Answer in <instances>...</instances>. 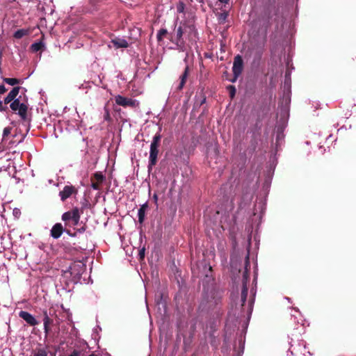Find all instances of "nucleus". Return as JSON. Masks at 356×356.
I'll return each mask as SVG.
<instances>
[{
    "label": "nucleus",
    "instance_id": "nucleus-29",
    "mask_svg": "<svg viewBox=\"0 0 356 356\" xmlns=\"http://www.w3.org/2000/svg\"><path fill=\"white\" fill-rule=\"evenodd\" d=\"M80 218H81V214L79 212V213H77V215L75 216V218L72 220V224L74 226L78 225L79 222L80 220Z\"/></svg>",
    "mask_w": 356,
    "mask_h": 356
},
{
    "label": "nucleus",
    "instance_id": "nucleus-15",
    "mask_svg": "<svg viewBox=\"0 0 356 356\" xmlns=\"http://www.w3.org/2000/svg\"><path fill=\"white\" fill-rule=\"evenodd\" d=\"M111 42L113 43V46L117 49L127 48L129 47L128 42L123 38H115L111 40Z\"/></svg>",
    "mask_w": 356,
    "mask_h": 356
},
{
    "label": "nucleus",
    "instance_id": "nucleus-30",
    "mask_svg": "<svg viewBox=\"0 0 356 356\" xmlns=\"http://www.w3.org/2000/svg\"><path fill=\"white\" fill-rule=\"evenodd\" d=\"M104 110H105L104 119H105V120H109L111 119L109 111L106 106L104 107Z\"/></svg>",
    "mask_w": 356,
    "mask_h": 356
},
{
    "label": "nucleus",
    "instance_id": "nucleus-4",
    "mask_svg": "<svg viewBox=\"0 0 356 356\" xmlns=\"http://www.w3.org/2000/svg\"><path fill=\"white\" fill-rule=\"evenodd\" d=\"M161 140V135L160 132L156 133L153 137L152 141L150 145L149 156L148 170H152L158 161L159 147Z\"/></svg>",
    "mask_w": 356,
    "mask_h": 356
},
{
    "label": "nucleus",
    "instance_id": "nucleus-19",
    "mask_svg": "<svg viewBox=\"0 0 356 356\" xmlns=\"http://www.w3.org/2000/svg\"><path fill=\"white\" fill-rule=\"evenodd\" d=\"M44 48V44L42 42V40L37 42H34L33 44H32L31 45V47H30L31 50L33 52H37V51H41Z\"/></svg>",
    "mask_w": 356,
    "mask_h": 356
},
{
    "label": "nucleus",
    "instance_id": "nucleus-3",
    "mask_svg": "<svg viewBox=\"0 0 356 356\" xmlns=\"http://www.w3.org/2000/svg\"><path fill=\"white\" fill-rule=\"evenodd\" d=\"M222 296L220 293L212 290L209 294L204 296L200 308L202 310H211L218 305L221 301Z\"/></svg>",
    "mask_w": 356,
    "mask_h": 356
},
{
    "label": "nucleus",
    "instance_id": "nucleus-34",
    "mask_svg": "<svg viewBox=\"0 0 356 356\" xmlns=\"http://www.w3.org/2000/svg\"><path fill=\"white\" fill-rule=\"evenodd\" d=\"M153 198H154V200L155 202H157V200H158V196H157V195H156V194H154V195H153Z\"/></svg>",
    "mask_w": 356,
    "mask_h": 356
},
{
    "label": "nucleus",
    "instance_id": "nucleus-16",
    "mask_svg": "<svg viewBox=\"0 0 356 356\" xmlns=\"http://www.w3.org/2000/svg\"><path fill=\"white\" fill-rule=\"evenodd\" d=\"M189 73V67L186 66L183 74L180 76V83L177 87V90H181L184 88Z\"/></svg>",
    "mask_w": 356,
    "mask_h": 356
},
{
    "label": "nucleus",
    "instance_id": "nucleus-7",
    "mask_svg": "<svg viewBox=\"0 0 356 356\" xmlns=\"http://www.w3.org/2000/svg\"><path fill=\"white\" fill-rule=\"evenodd\" d=\"M115 101L118 105L123 107L136 108L138 106V102L136 99L127 98L120 95L115 97Z\"/></svg>",
    "mask_w": 356,
    "mask_h": 356
},
{
    "label": "nucleus",
    "instance_id": "nucleus-23",
    "mask_svg": "<svg viewBox=\"0 0 356 356\" xmlns=\"http://www.w3.org/2000/svg\"><path fill=\"white\" fill-rule=\"evenodd\" d=\"M33 356H47V351L44 348H37L35 350Z\"/></svg>",
    "mask_w": 356,
    "mask_h": 356
},
{
    "label": "nucleus",
    "instance_id": "nucleus-33",
    "mask_svg": "<svg viewBox=\"0 0 356 356\" xmlns=\"http://www.w3.org/2000/svg\"><path fill=\"white\" fill-rule=\"evenodd\" d=\"M139 255H140V259L144 258V257H145V249L144 248H143L142 250H140Z\"/></svg>",
    "mask_w": 356,
    "mask_h": 356
},
{
    "label": "nucleus",
    "instance_id": "nucleus-2",
    "mask_svg": "<svg viewBox=\"0 0 356 356\" xmlns=\"http://www.w3.org/2000/svg\"><path fill=\"white\" fill-rule=\"evenodd\" d=\"M176 32L175 36H172L171 41L176 44L178 49L183 50L184 47V42L183 40V35L188 33L191 36L193 34L196 35L195 28L193 25L188 24L187 22H181L179 26L175 29Z\"/></svg>",
    "mask_w": 356,
    "mask_h": 356
},
{
    "label": "nucleus",
    "instance_id": "nucleus-25",
    "mask_svg": "<svg viewBox=\"0 0 356 356\" xmlns=\"http://www.w3.org/2000/svg\"><path fill=\"white\" fill-rule=\"evenodd\" d=\"M228 17V13L227 12H223L218 15V20L220 24H223L225 22L227 18Z\"/></svg>",
    "mask_w": 356,
    "mask_h": 356
},
{
    "label": "nucleus",
    "instance_id": "nucleus-5",
    "mask_svg": "<svg viewBox=\"0 0 356 356\" xmlns=\"http://www.w3.org/2000/svg\"><path fill=\"white\" fill-rule=\"evenodd\" d=\"M264 50V42H256L254 40L250 42V45L248 49L247 54L250 56H253L254 60L261 59Z\"/></svg>",
    "mask_w": 356,
    "mask_h": 356
},
{
    "label": "nucleus",
    "instance_id": "nucleus-37",
    "mask_svg": "<svg viewBox=\"0 0 356 356\" xmlns=\"http://www.w3.org/2000/svg\"><path fill=\"white\" fill-rule=\"evenodd\" d=\"M86 230V228L84 227H81V229H79V232H85Z\"/></svg>",
    "mask_w": 356,
    "mask_h": 356
},
{
    "label": "nucleus",
    "instance_id": "nucleus-8",
    "mask_svg": "<svg viewBox=\"0 0 356 356\" xmlns=\"http://www.w3.org/2000/svg\"><path fill=\"white\" fill-rule=\"evenodd\" d=\"M78 193V190L72 185H66L63 189L59 192V196L63 202H65L67 198L72 195H76Z\"/></svg>",
    "mask_w": 356,
    "mask_h": 356
},
{
    "label": "nucleus",
    "instance_id": "nucleus-12",
    "mask_svg": "<svg viewBox=\"0 0 356 356\" xmlns=\"http://www.w3.org/2000/svg\"><path fill=\"white\" fill-rule=\"evenodd\" d=\"M64 231L63 227L61 223H56L51 229V236L54 238H58L62 235Z\"/></svg>",
    "mask_w": 356,
    "mask_h": 356
},
{
    "label": "nucleus",
    "instance_id": "nucleus-27",
    "mask_svg": "<svg viewBox=\"0 0 356 356\" xmlns=\"http://www.w3.org/2000/svg\"><path fill=\"white\" fill-rule=\"evenodd\" d=\"M184 9H185V4L183 2L179 1L178 3V4L177 5V11L179 13H184Z\"/></svg>",
    "mask_w": 356,
    "mask_h": 356
},
{
    "label": "nucleus",
    "instance_id": "nucleus-14",
    "mask_svg": "<svg viewBox=\"0 0 356 356\" xmlns=\"http://www.w3.org/2000/svg\"><path fill=\"white\" fill-rule=\"evenodd\" d=\"M79 213V209L77 207L74 208L71 211L65 212L62 215V220L65 222H67L69 220H72L73 218H75V216L77 215V213Z\"/></svg>",
    "mask_w": 356,
    "mask_h": 356
},
{
    "label": "nucleus",
    "instance_id": "nucleus-36",
    "mask_svg": "<svg viewBox=\"0 0 356 356\" xmlns=\"http://www.w3.org/2000/svg\"><path fill=\"white\" fill-rule=\"evenodd\" d=\"M20 213V212H19V210L14 209V211H13V213H14L15 215H17V214H18V213Z\"/></svg>",
    "mask_w": 356,
    "mask_h": 356
},
{
    "label": "nucleus",
    "instance_id": "nucleus-20",
    "mask_svg": "<svg viewBox=\"0 0 356 356\" xmlns=\"http://www.w3.org/2000/svg\"><path fill=\"white\" fill-rule=\"evenodd\" d=\"M3 81L10 86H15L20 83V80L16 78H3Z\"/></svg>",
    "mask_w": 356,
    "mask_h": 356
},
{
    "label": "nucleus",
    "instance_id": "nucleus-6",
    "mask_svg": "<svg viewBox=\"0 0 356 356\" xmlns=\"http://www.w3.org/2000/svg\"><path fill=\"white\" fill-rule=\"evenodd\" d=\"M243 70V61L242 57L240 55H237L234 58L232 72H233V77L231 79L227 78L232 83H234L236 81L237 79L241 74Z\"/></svg>",
    "mask_w": 356,
    "mask_h": 356
},
{
    "label": "nucleus",
    "instance_id": "nucleus-32",
    "mask_svg": "<svg viewBox=\"0 0 356 356\" xmlns=\"http://www.w3.org/2000/svg\"><path fill=\"white\" fill-rule=\"evenodd\" d=\"M7 91V88L4 85H0V94H4Z\"/></svg>",
    "mask_w": 356,
    "mask_h": 356
},
{
    "label": "nucleus",
    "instance_id": "nucleus-1",
    "mask_svg": "<svg viewBox=\"0 0 356 356\" xmlns=\"http://www.w3.org/2000/svg\"><path fill=\"white\" fill-rule=\"evenodd\" d=\"M22 88L19 86L14 87L8 95L4 98L3 103L5 106L10 104V108L13 112H17L21 119L24 121L27 120L28 102L27 99L20 100L21 96L17 97L19 90Z\"/></svg>",
    "mask_w": 356,
    "mask_h": 356
},
{
    "label": "nucleus",
    "instance_id": "nucleus-35",
    "mask_svg": "<svg viewBox=\"0 0 356 356\" xmlns=\"http://www.w3.org/2000/svg\"><path fill=\"white\" fill-rule=\"evenodd\" d=\"M218 1L223 3H227L229 0H218Z\"/></svg>",
    "mask_w": 356,
    "mask_h": 356
},
{
    "label": "nucleus",
    "instance_id": "nucleus-10",
    "mask_svg": "<svg viewBox=\"0 0 356 356\" xmlns=\"http://www.w3.org/2000/svg\"><path fill=\"white\" fill-rule=\"evenodd\" d=\"M19 316L31 326H35L39 323L36 318L28 312L20 311L19 313Z\"/></svg>",
    "mask_w": 356,
    "mask_h": 356
},
{
    "label": "nucleus",
    "instance_id": "nucleus-24",
    "mask_svg": "<svg viewBox=\"0 0 356 356\" xmlns=\"http://www.w3.org/2000/svg\"><path fill=\"white\" fill-rule=\"evenodd\" d=\"M227 90L229 91L231 99H233L235 97L236 92L235 86L232 85H229L227 86Z\"/></svg>",
    "mask_w": 356,
    "mask_h": 356
},
{
    "label": "nucleus",
    "instance_id": "nucleus-17",
    "mask_svg": "<svg viewBox=\"0 0 356 356\" xmlns=\"http://www.w3.org/2000/svg\"><path fill=\"white\" fill-rule=\"evenodd\" d=\"M148 205L147 203H145L143 205L140 206V209H138V222L140 223H143L145 220V211L147 209Z\"/></svg>",
    "mask_w": 356,
    "mask_h": 356
},
{
    "label": "nucleus",
    "instance_id": "nucleus-18",
    "mask_svg": "<svg viewBox=\"0 0 356 356\" xmlns=\"http://www.w3.org/2000/svg\"><path fill=\"white\" fill-rule=\"evenodd\" d=\"M29 34V29H19V30L16 31L13 34V37L15 39H21L23 37L28 35Z\"/></svg>",
    "mask_w": 356,
    "mask_h": 356
},
{
    "label": "nucleus",
    "instance_id": "nucleus-11",
    "mask_svg": "<svg viewBox=\"0 0 356 356\" xmlns=\"http://www.w3.org/2000/svg\"><path fill=\"white\" fill-rule=\"evenodd\" d=\"M43 323H44V331L46 335L51 332V326L54 323V321L50 318L47 310H43Z\"/></svg>",
    "mask_w": 356,
    "mask_h": 356
},
{
    "label": "nucleus",
    "instance_id": "nucleus-13",
    "mask_svg": "<svg viewBox=\"0 0 356 356\" xmlns=\"http://www.w3.org/2000/svg\"><path fill=\"white\" fill-rule=\"evenodd\" d=\"M84 270L85 267L83 264H74L70 267V273L71 275H74L79 277L82 275Z\"/></svg>",
    "mask_w": 356,
    "mask_h": 356
},
{
    "label": "nucleus",
    "instance_id": "nucleus-28",
    "mask_svg": "<svg viewBox=\"0 0 356 356\" xmlns=\"http://www.w3.org/2000/svg\"><path fill=\"white\" fill-rule=\"evenodd\" d=\"M92 184L91 186L95 190H99L100 189V184L102 183H99L97 181H94L93 178H91Z\"/></svg>",
    "mask_w": 356,
    "mask_h": 356
},
{
    "label": "nucleus",
    "instance_id": "nucleus-21",
    "mask_svg": "<svg viewBox=\"0 0 356 356\" xmlns=\"http://www.w3.org/2000/svg\"><path fill=\"white\" fill-rule=\"evenodd\" d=\"M91 178H93L94 181L95 180L97 182L99 183H102L103 181L105 179V177L102 175L101 172H96Z\"/></svg>",
    "mask_w": 356,
    "mask_h": 356
},
{
    "label": "nucleus",
    "instance_id": "nucleus-22",
    "mask_svg": "<svg viewBox=\"0 0 356 356\" xmlns=\"http://www.w3.org/2000/svg\"><path fill=\"white\" fill-rule=\"evenodd\" d=\"M168 34V31L165 29H161L156 35V38L158 41H161L164 36Z\"/></svg>",
    "mask_w": 356,
    "mask_h": 356
},
{
    "label": "nucleus",
    "instance_id": "nucleus-26",
    "mask_svg": "<svg viewBox=\"0 0 356 356\" xmlns=\"http://www.w3.org/2000/svg\"><path fill=\"white\" fill-rule=\"evenodd\" d=\"M12 130V127H7L3 129V138H2V142L6 138V137L10 134Z\"/></svg>",
    "mask_w": 356,
    "mask_h": 356
},
{
    "label": "nucleus",
    "instance_id": "nucleus-9",
    "mask_svg": "<svg viewBox=\"0 0 356 356\" xmlns=\"http://www.w3.org/2000/svg\"><path fill=\"white\" fill-rule=\"evenodd\" d=\"M248 273L247 268L243 273V279H242V289H241V298L242 302V306H243L246 302L247 296H248V288L247 286L248 282Z\"/></svg>",
    "mask_w": 356,
    "mask_h": 356
},
{
    "label": "nucleus",
    "instance_id": "nucleus-31",
    "mask_svg": "<svg viewBox=\"0 0 356 356\" xmlns=\"http://www.w3.org/2000/svg\"><path fill=\"white\" fill-rule=\"evenodd\" d=\"M81 351L78 350H74L71 354H70L68 356H80Z\"/></svg>",
    "mask_w": 356,
    "mask_h": 356
},
{
    "label": "nucleus",
    "instance_id": "nucleus-38",
    "mask_svg": "<svg viewBox=\"0 0 356 356\" xmlns=\"http://www.w3.org/2000/svg\"><path fill=\"white\" fill-rule=\"evenodd\" d=\"M89 356H97V355H95V354H91V355H90Z\"/></svg>",
    "mask_w": 356,
    "mask_h": 356
}]
</instances>
